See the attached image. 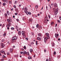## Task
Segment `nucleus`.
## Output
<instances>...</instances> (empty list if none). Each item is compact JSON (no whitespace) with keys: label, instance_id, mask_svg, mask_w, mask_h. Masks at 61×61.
<instances>
[{"label":"nucleus","instance_id":"1","mask_svg":"<svg viewBox=\"0 0 61 61\" xmlns=\"http://www.w3.org/2000/svg\"><path fill=\"white\" fill-rule=\"evenodd\" d=\"M53 10H54V11L55 12V15H56L58 13V9L57 8L56 9H55V8H53Z\"/></svg>","mask_w":61,"mask_h":61},{"label":"nucleus","instance_id":"2","mask_svg":"<svg viewBox=\"0 0 61 61\" xmlns=\"http://www.w3.org/2000/svg\"><path fill=\"white\" fill-rule=\"evenodd\" d=\"M17 37H16V36L13 37L12 38V40L13 41H14L15 40H17Z\"/></svg>","mask_w":61,"mask_h":61},{"label":"nucleus","instance_id":"3","mask_svg":"<svg viewBox=\"0 0 61 61\" xmlns=\"http://www.w3.org/2000/svg\"><path fill=\"white\" fill-rule=\"evenodd\" d=\"M24 12L25 13H26L27 15H28V14L29 15H31V12H28L26 10H24Z\"/></svg>","mask_w":61,"mask_h":61},{"label":"nucleus","instance_id":"4","mask_svg":"<svg viewBox=\"0 0 61 61\" xmlns=\"http://www.w3.org/2000/svg\"><path fill=\"white\" fill-rule=\"evenodd\" d=\"M22 34L24 37H25V32L24 31H22Z\"/></svg>","mask_w":61,"mask_h":61},{"label":"nucleus","instance_id":"5","mask_svg":"<svg viewBox=\"0 0 61 61\" xmlns=\"http://www.w3.org/2000/svg\"><path fill=\"white\" fill-rule=\"evenodd\" d=\"M1 48H3V47H4L5 46V45L2 43H1Z\"/></svg>","mask_w":61,"mask_h":61},{"label":"nucleus","instance_id":"6","mask_svg":"<svg viewBox=\"0 0 61 61\" xmlns=\"http://www.w3.org/2000/svg\"><path fill=\"white\" fill-rule=\"evenodd\" d=\"M46 35L47 36V37H48V38H49V35L48 33H46Z\"/></svg>","mask_w":61,"mask_h":61},{"label":"nucleus","instance_id":"7","mask_svg":"<svg viewBox=\"0 0 61 61\" xmlns=\"http://www.w3.org/2000/svg\"><path fill=\"white\" fill-rule=\"evenodd\" d=\"M55 36L56 37V38H57V37H58V36H59V35L58 34H56L55 35Z\"/></svg>","mask_w":61,"mask_h":61},{"label":"nucleus","instance_id":"8","mask_svg":"<svg viewBox=\"0 0 61 61\" xmlns=\"http://www.w3.org/2000/svg\"><path fill=\"white\" fill-rule=\"evenodd\" d=\"M54 5L55 7H56L57 6V5L56 3H54Z\"/></svg>","mask_w":61,"mask_h":61},{"label":"nucleus","instance_id":"9","mask_svg":"<svg viewBox=\"0 0 61 61\" xmlns=\"http://www.w3.org/2000/svg\"><path fill=\"white\" fill-rule=\"evenodd\" d=\"M10 53H11V52H12V51H13V49L12 48H10Z\"/></svg>","mask_w":61,"mask_h":61},{"label":"nucleus","instance_id":"10","mask_svg":"<svg viewBox=\"0 0 61 61\" xmlns=\"http://www.w3.org/2000/svg\"><path fill=\"white\" fill-rule=\"evenodd\" d=\"M49 39V38H48L47 37H46L44 38V40H47V39Z\"/></svg>","mask_w":61,"mask_h":61},{"label":"nucleus","instance_id":"11","mask_svg":"<svg viewBox=\"0 0 61 61\" xmlns=\"http://www.w3.org/2000/svg\"><path fill=\"white\" fill-rule=\"evenodd\" d=\"M41 39L39 37H38L37 38V39H38V40H41Z\"/></svg>","mask_w":61,"mask_h":61},{"label":"nucleus","instance_id":"12","mask_svg":"<svg viewBox=\"0 0 61 61\" xmlns=\"http://www.w3.org/2000/svg\"><path fill=\"white\" fill-rule=\"evenodd\" d=\"M7 14L8 15H10V13L8 11H7Z\"/></svg>","mask_w":61,"mask_h":61},{"label":"nucleus","instance_id":"13","mask_svg":"<svg viewBox=\"0 0 61 61\" xmlns=\"http://www.w3.org/2000/svg\"><path fill=\"white\" fill-rule=\"evenodd\" d=\"M38 36H42V34H38Z\"/></svg>","mask_w":61,"mask_h":61},{"label":"nucleus","instance_id":"14","mask_svg":"<svg viewBox=\"0 0 61 61\" xmlns=\"http://www.w3.org/2000/svg\"><path fill=\"white\" fill-rule=\"evenodd\" d=\"M21 31H19L18 32V34L19 35H21Z\"/></svg>","mask_w":61,"mask_h":61},{"label":"nucleus","instance_id":"15","mask_svg":"<svg viewBox=\"0 0 61 61\" xmlns=\"http://www.w3.org/2000/svg\"><path fill=\"white\" fill-rule=\"evenodd\" d=\"M15 10L16 12H17L18 11V9L16 8L15 9Z\"/></svg>","mask_w":61,"mask_h":61},{"label":"nucleus","instance_id":"16","mask_svg":"<svg viewBox=\"0 0 61 61\" xmlns=\"http://www.w3.org/2000/svg\"><path fill=\"white\" fill-rule=\"evenodd\" d=\"M4 15L5 16V17H7V14H6V13H5L4 14Z\"/></svg>","mask_w":61,"mask_h":61},{"label":"nucleus","instance_id":"17","mask_svg":"<svg viewBox=\"0 0 61 61\" xmlns=\"http://www.w3.org/2000/svg\"><path fill=\"white\" fill-rule=\"evenodd\" d=\"M31 58H32L30 56H29L28 57V58L29 59H31Z\"/></svg>","mask_w":61,"mask_h":61},{"label":"nucleus","instance_id":"18","mask_svg":"<svg viewBox=\"0 0 61 61\" xmlns=\"http://www.w3.org/2000/svg\"><path fill=\"white\" fill-rule=\"evenodd\" d=\"M26 53V51H23V54H25Z\"/></svg>","mask_w":61,"mask_h":61},{"label":"nucleus","instance_id":"19","mask_svg":"<svg viewBox=\"0 0 61 61\" xmlns=\"http://www.w3.org/2000/svg\"><path fill=\"white\" fill-rule=\"evenodd\" d=\"M1 53H5V51L3 50H1Z\"/></svg>","mask_w":61,"mask_h":61},{"label":"nucleus","instance_id":"20","mask_svg":"<svg viewBox=\"0 0 61 61\" xmlns=\"http://www.w3.org/2000/svg\"><path fill=\"white\" fill-rule=\"evenodd\" d=\"M26 54L27 55H28V56H29V52H26Z\"/></svg>","mask_w":61,"mask_h":61},{"label":"nucleus","instance_id":"21","mask_svg":"<svg viewBox=\"0 0 61 61\" xmlns=\"http://www.w3.org/2000/svg\"><path fill=\"white\" fill-rule=\"evenodd\" d=\"M30 52H32L33 51V50L32 49H30Z\"/></svg>","mask_w":61,"mask_h":61},{"label":"nucleus","instance_id":"22","mask_svg":"<svg viewBox=\"0 0 61 61\" xmlns=\"http://www.w3.org/2000/svg\"><path fill=\"white\" fill-rule=\"evenodd\" d=\"M5 41V40L4 39H2V40H1V42H4Z\"/></svg>","mask_w":61,"mask_h":61},{"label":"nucleus","instance_id":"23","mask_svg":"<svg viewBox=\"0 0 61 61\" xmlns=\"http://www.w3.org/2000/svg\"><path fill=\"white\" fill-rule=\"evenodd\" d=\"M5 35H6V33H4V34H3V36H5Z\"/></svg>","mask_w":61,"mask_h":61},{"label":"nucleus","instance_id":"24","mask_svg":"<svg viewBox=\"0 0 61 61\" xmlns=\"http://www.w3.org/2000/svg\"><path fill=\"white\" fill-rule=\"evenodd\" d=\"M49 7H50V9H51V8H52V7H51V5H49Z\"/></svg>","mask_w":61,"mask_h":61},{"label":"nucleus","instance_id":"25","mask_svg":"<svg viewBox=\"0 0 61 61\" xmlns=\"http://www.w3.org/2000/svg\"><path fill=\"white\" fill-rule=\"evenodd\" d=\"M7 21L9 22H10V20H9V19H7Z\"/></svg>","mask_w":61,"mask_h":61},{"label":"nucleus","instance_id":"26","mask_svg":"<svg viewBox=\"0 0 61 61\" xmlns=\"http://www.w3.org/2000/svg\"><path fill=\"white\" fill-rule=\"evenodd\" d=\"M39 28H40V29H41L42 28L41 27V26H40L39 27H38Z\"/></svg>","mask_w":61,"mask_h":61},{"label":"nucleus","instance_id":"27","mask_svg":"<svg viewBox=\"0 0 61 61\" xmlns=\"http://www.w3.org/2000/svg\"><path fill=\"white\" fill-rule=\"evenodd\" d=\"M3 5H4V6H5V3H3Z\"/></svg>","mask_w":61,"mask_h":61},{"label":"nucleus","instance_id":"28","mask_svg":"<svg viewBox=\"0 0 61 61\" xmlns=\"http://www.w3.org/2000/svg\"><path fill=\"white\" fill-rule=\"evenodd\" d=\"M53 24H54V23H53V22H51V25H53Z\"/></svg>","mask_w":61,"mask_h":61},{"label":"nucleus","instance_id":"29","mask_svg":"<svg viewBox=\"0 0 61 61\" xmlns=\"http://www.w3.org/2000/svg\"><path fill=\"white\" fill-rule=\"evenodd\" d=\"M38 25H38V24H37L36 25V27L37 28H38Z\"/></svg>","mask_w":61,"mask_h":61},{"label":"nucleus","instance_id":"30","mask_svg":"<svg viewBox=\"0 0 61 61\" xmlns=\"http://www.w3.org/2000/svg\"><path fill=\"white\" fill-rule=\"evenodd\" d=\"M34 43L33 42H32L31 43V45H34Z\"/></svg>","mask_w":61,"mask_h":61},{"label":"nucleus","instance_id":"31","mask_svg":"<svg viewBox=\"0 0 61 61\" xmlns=\"http://www.w3.org/2000/svg\"><path fill=\"white\" fill-rule=\"evenodd\" d=\"M54 54L55 55L56 54V51H54Z\"/></svg>","mask_w":61,"mask_h":61},{"label":"nucleus","instance_id":"32","mask_svg":"<svg viewBox=\"0 0 61 61\" xmlns=\"http://www.w3.org/2000/svg\"><path fill=\"white\" fill-rule=\"evenodd\" d=\"M11 30H14V28L13 27H12L11 28Z\"/></svg>","mask_w":61,"mask_h":61},{"label":"nucleus","instance_id":"33","mask_svg":"<svg viewBox=\"0 0 61 61\" xmlns=\"http://www.w3.org/2000/svg\"><path fill=\"white\" fill-rule=\"evenodd\" d=\"M24 49H26V47H25V46H24Z\"/></svg>","mask_w":61,"mask_h":61},{"label":"nucleus","instance_id":"34","mask_svg":"<svg viewBox=\"0 0 61 61\" xmlns=\"http://www.w3.org/2000/svg\"><path fill=\"white\" fill-rule=\"evenodd\" d=\"M3 58H5V55H3L2 56Z\"/></svg>","mask_w":61,"mask_h":61},{"label":"nucleus","instance_id":"35","mask_svg":"<svg viewBox=\"0 0 61 61\" xmlns=\"http://www.w3.org/2000/svg\"><path fill=\"white\" fill-rule=\"evenodd\" d=\"M16 26V28L17 29H18V28H17V25H16L15 26Z\"/></svg>","mask_w":61,"mask_h":61},{"label":"nucleus","instance_id":"36","mask_svg":"<svg viewBox=\"0 0 61 61\" xmlns=\"http://www.w3.org/2000/svg\"><path fill=\"white\" fill-rule=\"evenodd\" d=\"M7 26H8V27H10V26L9 25H7Z\"/></svg>","mask_w":61,"mask_h":61},{"label":"nucleus","instance_id":"37","mask_svg":"<svg viewBox=\"0 0 61 61\" xmlns=\"http://www.w3.org/2000/svg\"><path fill=\"white\" fill-rule=\"evenodd\" d=\"M9 4H12V2H11V1H9Z\"/></svg>","mask_w":61,"mask_h":61},{"label":"nucleus","instance_id":"38","mask_svg":"<svg viewBox=\"0 0 61 61\" xmlns=\"http://www.w3.org/2000/svg\"><path fill=\"white\" fill-rule=\"evenodd\" d=\"M36 45H37V41H36Z\"/></svg>","mask_w":61,"mask_h":61},{"label":"nucleus","instance_id":"39","mask_svg":"<svg viewBox=\"0 0 61 61\" xmlns=\"http://www.w3.org/2000/svg\"><path fill=\"white\" fill-rule=\"evenodd\" d=\"M25 9L26 10H27V7H25Z\"/></svg>","mask_w":61,"mask_h":61},{"label":"nucleus","instance_id":"40","mask_svg":"<svg viewBox=\"0 0 61 61\" xmlns=\"http://www.w3.org/2000/svg\"><path fill=\"white\" fill-rule=\"evenodd\" d=\"M5 26V25L3 24L2 25V27H4Z\"/></svg>","mask_w":61,"mask_h":61},{"label":"nucleus","instance_id":"41","mask_svg":"<svg viewBox=\"0 0 61 61\" xmlns=\"http://www.w3.org/2000/svg\"><path fill=\"white\" fill-rule=\"evenodd\" d=\"M20 54H22L23 53V52H20Z\"/></svg>","mask_w":61,"mask_h":61},{"label":"nucleus","instance_id":"42","mask_svg":"<svg viewBox=\"0 0 61 61\" xmlns=\"http://www.w3.org/2000/svg\"><path fill=\"white\" fill-rule=\"evenodd\" d=\"M16 20L18 21V22L19 21V20L18 19H16Z\"/></svg>","mask_w":61,"mask_h":61},{"label":"nucleus","instance_id":"43","mask_svg":"<svg viewBox=\"0 0 61 61\" xmlns=\"http://www.w3.org/2000/svg\"><path fill=\"white\" fill-rule=\"evenodd\" d=\"M36 8H37V7H38V6H37V5H36V6L35 8H36Z\"/></svg>","mask_w":61,"mask_h":61},{"label":"nucleus","instance_id":"44","mask_svg":"<svg viewBox=\"0 0 61 61\" xmlns=\"http://www.w3.org/2000/svg\"><path fill=\"white\" fill-rule=\"evenodd\" d=\"M7 55H9V52H7Z\"/></svg>","mask_w":61,"mask_h":61},{"label":"nucleus","instance_id":"45","mask_svg":"<svg viewBox=\"0 0 61 61\" xmlns=\"http://www.w3.org/2000/svg\"><path fill=\"white\" fill-rule=\"evenodd\" d=\"M15 15H17V13H16L15 14Z\"/></svg>","mask_w":61,"mask_h":61},{"label":"nucleus","instance_id":"46","mask_svg":"<svg viewBox=\"0 0 61 61\" xmlns=\"http://www.w3.org/2000/svg\"><path fill=\"white\" fill-rule=\"evenodd\" d=\"M15 4H16V1H15Z\"/></svg>","mask_w":61,"mask_h":61},{"label":"nucleus","instance_id":"47","mask_svg":"<svg viewBox=\"0 0 61 61\" xmlns=\"http://www.w3.org/2000/svg\"><path fill=\"white\" fill-rule=\"evenodd\" d=\"M48 17L49 18H50V15H49L48 16Z\"/></svg>","mask_w":61,"mask_h":61},{"label":"nucleus","instance_id":"48","mask_svg":"<svg viewBox=\"0 0 61 61\" xmlns=\"http://www.w3.org/2000/svg\"><path fill=\"white\" fill-rule=\"evenodd\" d=\"M14 8H16V6L15 5H14Z\"/></svg>","mask_w":61,"mask_h":61},{"label":"nucleus","instance_id":"49","mask_svg":"<svg viewBox=\"0 0 61 61\" xmlns=\"http://www.w3.org/2000/svg\"><path fill=\"white\" fill-rule=\"evenodd\" d=\"M57 24H56L55 25V27H56V26H57Z\"/></svg>","mask_w":61,"mask_h":61},{"label":"nucleus","instance_id":"50","mask_svg":"<svg viewBox=\"0 0 61 61\" xmlns=\"http://www.w3.org/2000/svg\"><path fill=\"white\" fill-rule=\"evenodd\" d=\"M25 39H26L27 40H28V38H26Z\"/></svg>","mask_w":61,"mask_h":61},{"label":"nucleus","instance_id":"51","mask_svg":"<svg viewBox=\"0 0 61 61\" xmlns=\"http://www.w3.org/2000/svg\"><path fill=\"white\" fill-rule=\"evenodd\" d=\"M57 21H58V22H59V23H60V20H58Z\"/></svg>","mask_w":61,"mask_h":61},{"label":"nucleus","instance_id":"52","mask_svg":"<svg viewBox=\"0 0 61 61\" xmlns=\"http://www.w3.org/2000/svg\"><path fill=\"white\" fill-rule=\"evenodd\" d=\"M13 9H14L13 8V9H11V11H13Z\"/></svg>","mask_w":61,"mask_h":61},{"label":"nucleus","instance_id":"53","mask_svg":"<svg viewBox=\"0 0 61 61\" xmlns=\"http://www.w3.org/2000/svg\"><path fill=\"white\" fill-rule=\"evenodd\" d=\"M21 50H24V49L23 48H21Z\"/></svg>","mask_w":61,"mask_h":61},{"label":"nucleus","instance_id":"54","mask_svg":"<svg viewBox=\"0 0 61 61\" xmlns=\"http://www.w3.org/2000/svg\"><path fill=\"white\" fill-rule=\"evenodd\" d=\"M32 19H31L30 20V21H31V22H32Z\"/></svg>","mask_w":61,"mask_h":61},{"label":"nucleus","instance_id":"55","mask_svg":"<svg viewBox=\"0 0 61 61\" xmlns=\"http://www.w3.org/2000/svg\"><path fill=\"white\" fill-rule=\"evenodd\" d=\"M44 40L45 43H46V40Z\"/></svg>","mask_w":61,"mask_h":61},{"label":"nucleus","instance_id":"56","mask_svg":"<svg viewBox=\"0 0 61 61\" xmlns=\"http://www.w3.org/2000/svg\"><path fill=\"white\" fill-rule=\"evenodd\" d=\"M9 25L10 26V25H11V24L10 23L9 24Z\"/></svg>","mask_w":61,"mask_h":61},{"label":"nucleus","instance_id":"57","mask_svg":"<svg viewBox=\"0 0 61 61\" xmlns=\"http://www.w3.org/2000/svg\"><path fill=\"white\" fill-rule=\"evenodd\" d=\"M47 16H46V17L45 19H47Z\"/></svg>","mask_w":61,"mask_h":61},{"label":"nucleus","instance_id":"58","mask_svg":"<svg viewBox=\"0 0 61 61\" xmlns=\"http://www.w3.org/2000/svg\"><path fill=\"white\" fill-rule=\"evenodd\" d=\"M7 29L8 30L9 29V27H8L7 28Z\"/></svg>","mask_w":61,"mask_h":61},{"label":"nucleus","instance_id":"59","mask_svg":"<svg viewBox=\"0 0 61 61\" xmlns=\"http://www.w3.org/2000/svg\"><path fill=\"white\" fill-rule=\"evenodd\" d=\"M37 15H38V16H39V15H40V14H38Z\"/></svg>","mask_w":61,"mask_h":61},{"label":"nucleus","instance_id":"60","mask_svg":"<svg viewBox=\"0 0 61 61\" xmlns=\"http://www.w3.org/2000/svg\"><path fill=\"white\" fill-rule=\"evenodd\" d=\"M5 2L6 3H8V1L7 0Z\"/></svg>","mask_w":61,"mask_h":61},{"label":"nucleus","instance_id":"61","mask_svg":"<svg viewBox=\"0 0 61 61\" xmlns=\"http://www.w3.org/2000/svg\"><path fill=\"white\" fill-rule=\"evenodd\" d=\"M44 51L45 52H46V50H44Z\"/></svg>","mask_w":61,"mask_h":61},{"label":"nucleus","instance_id":"62","mask_svg":"<svg viewBox=\"0 0 61 61\" xmlns=\"http://www.w3.org/2000/svg\"><path fill=\"white\" fill-rule=\"evenodd\" d=\"M60 40V38H59L58 39V41H59Z\"/></svg>","mask_w":61,"mask_h":61},{"label":"nucleus","instance_id":"63","mask_svg":"<svg viewBox=\"0 0 61 61\" xmlns=\"http://www.w3.org/2000/svg\"><path fill=\"white\" fill-rule=\"evenodd\" d=\"M46 61H48V59H47L46 60Z\"/></svg>","mask_w":61,"mask_h":61},{"label":"nucleus","instance_id":"64","mask_svg":"<svg viewBox=\"0 0 61 61\" xmlns=\"http://www.w3.org/2000/svg\"><path fill=\"white\" fill-rule=\"evenodd\" d=\"M59 18H60V20H61V17H59Z\"/></svg>","mask_w":61,"mask_h":61}]
</instances>
